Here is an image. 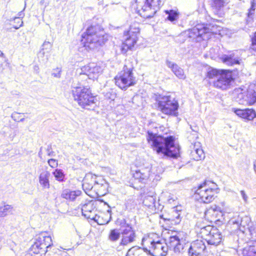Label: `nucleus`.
<instances>
[{"instance_id": "58836bf2", "label": "nucleus", "mask_w": 256, "mask_h": 256, "mask_svg": "<svg viewBox=\"0 0 256 256\" xmlns=\"http://www.w3.org/2000/svg\"><path fill=\"white\" fill-rule=\"evenodd\" d=\"M126 33V34H130L133 35L134 34L136 36H137V34L140 32V29L138 27L134 26H130V29L128 31L124 32Z\"/></svg>"}, {"instance_id": "a18cd8bd", "label": "nucleus", "mask_w": 256, "mask_h": 256, "mask_svg": "<svg viewBox=\"0 0 256 256\" xmlns=\"http://www.w3.org/2000/svg\"><path fill=\"white\" fill-rule=\"evenodd\" d=\"M14 22L17 24L14 26V28L18 29L22 26L23 22L21 20V19L19 18H14Z\"/></svg>"}, {"instance_id": "79ce46f5", "label": "nucleus", "mask_w": 256, "mask_h": 256, "mask_svg": "<svg viewBox=\"0 0 256 256\" xmlns=\"http://www.w3.org/2000/svg\"><path fill=\"white\" fill-rule=\"evenodd\" d=\"M62 68H56L52 70V76L56 78H60L61 76Z\"/></svg>"}, {"instance_id": "c03bdc74", "label": "nucleus", "mask_w": 256, "mask_h": 256, "mask_svg": "<svg viewBox=\"0 0 256 256\" xmlns=\"http://www.w3.org/2000/svg\"><path fill=\"white\" fill-rule=\"evenodd\" d=\"M218 208V207L216 206H214V208L211 207L205 212L206 216L208 218L211 214H212L214 212L217 210Z\"/></svg>"}, {"instance_id": "9d476101", "label": "nucleus", "mask_w": 256, "mask_h": 256, "mask_svg": "<svg viewBox=\"0 0 256 256\" xmlns=\"http://www.w3.org/2000/svg\"><path fill=\"white\" fill-rule=\"evenodd\" d=\"M234 79L232 71L224 70L218 80L213 82V86L223 90H227L232 88Z\"/></svg>"}, {"instance_id": "37998d69", "label": "nucleus", "mask_w": 256, "mask_h": 256, "mask_svg": "<svg viewBox=\"0 0 256 256\" xmlns=\"http://www.w3.org/2000/svg\"><path fill=\"white\" fill-rule=\"evenodd\" d=\"M256 0H252L251 1V6L249 9L248 12V16L250 17L251 16L254 14L255 10H256Z\"/></svg>"}, {"instance_id": "7c9ffc66", "label": "nucleus", "mask_w": 256, "mask_h": 256, "mask_svg": "<svg viewBox=\"0 0 256 256\" xmlns=\"http://www.w3.org/2000/svg\"><path fill=\"white\" fill-rule=\"evenodd\" d=\"M226 3V0H212V6L216 12L221 10Z\"/></svg>"}, {"instance_id": "5701e85b", "label": "nucleus", "mask_w": 256, "mask_h": 256, "mask_svg": "<svg viewBox=\"0 0 256 256\" xmlns=\"http://www.w3.org/2000/svg\"><path fill=\"white\" fill-rule=\"evenodd\" d=\"M82 194L80 190H74L71 191L70 190L66 189L62 191L61 196L66 200H74L76 198L80 196Z\"/></svg>"}, {"instance_id": "5fc2aeb1", "label": "nucleus", "mask_w": 256, "mask_h": 256, "mask_svg": "<svg viewBox=\"0 0 256 256\" xmlns=\"http://www.w3.org/2000/svg\"><path fill=\"white\" fill-rule=\"evenodd\" d=\"M0 57H3L4 56V54L3 52H2L0 50Z\"/></svg>"}, {"instance_id": "4d7b16f0", "label": "nucleus", "mask_w": 256, "mask_h": 256, "mask_svg": "<svg viewBox=\"0 0 256 256\" xmlns=\"http://www.w3.org/2000/svg\"><path fill=\"white\" fill-rule=\"evenodd\" d=\"M24 118H21V119L20 120V122H23V121H24Z\"/></svg>"}, {"instance_id": "9b49d317", "label": "nucleus", "mask_w": 256, "mask_h": 256, "mask_svg": "<svg viewBox=\"0 0 256 256\" xmlns=\"http://www.w3.org/2000/svg\"><path fill=\"white\" fill-rule=\"evenodd\" d=\"M102 72V67L99 64L91 62L81 68L80 74L86 75L89 79H96Z\"/></svg>"}, {"instance_id": "cd10ccee", "label": "nucleus", "mask_w": 256, "mask_h": 256, "mask_svg": "<svg viewBox=\"0 0 256 256\" xmlns=\"http://www.w3.org/2000/svg\"><path fill=\"white\" fill-rule=\"evenodd\" d=\"M215 228V227L212 226L210 225L202 227L200 229V234L201 237L206 241L209 235H210L212 231H213V230Z\"/></svg>"}, {"instance_id": "7ed1b4c3", "label": "nucleus", "mask_w": 256, "mask_h": 256, "mask_svg": "<svg viewBox=\"0 0 256 256\" xmlns=\"http://www.w3.org/2000/svg\"><path fill=\"white\" fill-rule=\"evenodd\" d=\"M108 36L98 26H91L82 35V42L87 50H92L104 44Z\"/></svg>"}, {"instance_id": "412c9836", "label": "nucleus", "mask_w": 256, "mask_h": 256, "mask_svg": "<svg viewBox=\"0 0 256 256\" xmlns=\"http://www.w3.org/2000/svg\"><path fill=\"white\" fill-rule=\"evenodd\" d=\"M166 66L170 68L174 74L179 78L184 80L186 76L183 69L180 68L178 64L170 60L166 61Z\"/></svg>"}, {"instance_id": "0eeeda50", "label": "nucleus", "mask_w": 256, "mask_h": 256, "mask_svg": "<svg viewBox=\"0 0 256 256\" xmlns=\"http://www.w3.org/2000/svg\"><path fill=\"white\" fill-rule=\"evenodd\" d=\"M137 8L141 16L150 18L160 9L161 0H136Z\"/></svg>"}, {"instance_id": "2eb2a0df", "label": "nucleus", "mask_w": 256, "mask_h": 256, "mask_svg": "<svg viewBox=\"0 0 256 256\" xmlns=\"http://www.w3.org/2000/svg\"><path fill=\"white\" fill-rule=\"evenodd\" d=\"M122 238L120 242L121 246H126L135 240L136 234L132 228L127 225L122 230Z\"/></svg>"}, {"instance_id": "4468645a", "label": "nucleus", "mask_w": 256, "mask_h": 256, "mask_svg": "<svg viewBox=\"0 0 256 256\" xmlns=\"http://www.w3.org/2000/svg\"><path fill=\"white\" fill-rule=\"evenodd\" d=\"M206 246L202 240L193 242L188 248L189 256H205Z\"/></svg>"}, {"instance_id": "8fccbe9b", "label": "nucleus", "mask_w": 256, "mask_h": 256, "mask_svg": "<svg viewBox=\"0 0 256 256\" xmlns=\"http://www.w3.org/2000/svg\"><path fill=\"white\" fill-rule=\"evenodd\" d=\"M252 48L256 50V40H252Z\"/></svg>"}, {"instance_id": "bb28decb", "label": "nucleus", "mask_w": 256, "mask_h": 256, "mask_svg": "<svg viewBox=\"0 0 256 256\" xmlns=\"http://www.w3.org/2000/svg\"><path fill=\"white\" fill-rule=\"evenodd\" d=\"M126 256H148L144 250L142 248L134 246L130 248L127 252Z\"/></svg>"}, {"instance_id": "6e6552de", "label": "nucleus", "mask_w": 256, "mask_h": 256, "mask_svg": "<svg viewBox=\"0 0 256 256\" xmlns=\"http://www.w3.org/2000/svg\"><path fill=\"white\" fill-rule=\"evenodd\" d=\"M158 110L167 115L176 116L178 104L175 98L170 96H160L158 100Z\"/></svg>"}, {"instance_id": "b1692460", "label": "nucleus", "mask_w": 256, "mask_h": 256, "mask_svg": "<svg viewBox=\"0 0 256 256\" xmlns=\"http://www.w3.org/2000/svg\"><path fill=\"white\" fill-rule=\"evenodd\" d=\"M50 173L48 171L42 172L39 176V182L43 188L48 189L50 188L49 178Z\"/></svg>"}, {"instance_id": "f8f14e48", "label": "nucleus", "mask_w": 256, "mask_h": 256, "mask_svg": "<svg viewBox=\"0 0 256 256\" xmlns=\"http://www.w3.org/2000/svg\"><path fill=\"white\" fill-rule=\"evenodd\" d=\"M230 224L236 225V227L242 232L248 230L250 234H252L253 230L251 226V220L250 217L244 216L243 217L238 216L236 218H232L230 221Z\"/></svg>"}, {"instance_id": "f03ea898", "label": "nucleus", "mask_w": 256, "mask_h": 256, "mask_svg": "<svg viewBox=\"0 0 256 256\" xmlns=\"http://www.w3.org/2000/svg\"><path fill=\"white\" fill-rule=\"evenodd\" d=\"M147 140L153 150L158 154L174 158L179 155L180 148L174 144V140L172 136L164 138L148 132Z\"/></svg>"}, {"instance_id": "13d9d810", "label": "nucleus", "mask_w": 256, "mask_h": 256, "mask_svg": "<svg viewBox=\"0 0 256 256\" xmlns=\"http://www.w3.org/2000/svg\"><path fill=\"white\" fill-rule=\"evenodd\" d=\"M43 2H44V1H43V0H42V1L40 2V3H41V4H43Z\"/></svg>"}, {"instance_id": "603ef678", "label": "nucleus", "mask_w": 256, "mask_h": 256, "mask_svg": "<svg viewBox=\"0 0 256 256\" xmlns=\"http://www.w3.org/2000/svg\"><path fill=\"white\" fill-rule=\"evenodd\" d=\"M254 169L256 174V160L254 162Z\"/></svg>"}, {"instance_id": "4be33fe9", "label": "nucleus", "mask_w": 256, "mask_h": 256, "mask_svg": "<svg viewBox=\"0 0 256 256\" xmlns=\"http://www.w3.org/2000/svg\"><path fill=\"white\" fill-rule=\"evenodd\" d=\"M224 70H218L212 67L208 68L206 72V78L211 80L212 82L218 80L219 76L223 72Z\"/></svg>"}, {"instance_id": "864d4df0", "label": "nucleus", "mask_w": 256, "mask_h": 256, "mask_svg": "<svg viewBox=\"0 0 256 256\" xmlns=\"http://www.w3.org/2000/svg\"><path fill=\"white\" fill-rule=\"evenodd\" d=\"M253 68L256 73V62L254 64Z\"/></svg>"}, {"instance_id": "20e7f679", "label": "nucleus", "mask_w": 256, "mask_h": 256, "mask_svg": "<svg viewBox=\"0 0 256 256\" xmlns=\"http://www.w3.org/2000/svg\"><path fill=\"white\" fill-rule=\"evenodd\" d=\"M218 192L217 186L210 182H204L200 184L196 190L194 196L200 202L208 204L212 202Z\"/></svg>"}, {"instance_id": "393cba45", "label": "nucleus", "mask_w": 256, "mask_h": 256, "mask_svg": "<svg viewBox=\"0 0 256 256\" xmlns=\"http://www.w3.org/2000/svg\"><path fill=\"white\" fill-rule=\"evenodd\" d=\"M243 256H256V241L250 242L242 250Z\"/></svg>"}, {"instance_id": "c756f323", "label": "nucleus", "mask_w": 256, "mask_h": 256, "mask_svg": "<svg viewBox=\"0 0 256 256\" xmlns=\"http://www.w3.org/2000/svg\"><path fill=\"white\" fill-rule=\"evenodd\" d=\"M156 201V196L155 194L147 195L144 196L143 200V204L144 206L150 208L154 205Z\"/></svg>"}, {"instance_id": "a211bd4d", "label": "nucleus", "mask_w": 256, "mask_h": 256, "mask_svg": "<svg viewBox=\"0 0 256 256\" xmlns=\"http://www.w3.org/2000/svg\"><path fill=\"white\" fill-rule=\"evenodd\" d=\"M222 237L219 230L216 228L209 235L206 241L208 244L218 246L222 242Z\"/></svg>"}, {"instance_id": "2f4dec72", "label": "nucleus", "mask_w": 256, "mask_h": 256, "mask_svg": "<svg viewBox=\"0 0 256 256\" xmlns=\"http://www.w3.org/2000/svg\"><path fill=\"white\" fill-rule=\"evenodd\" d=\"M247 96L252 102L256 100V84H252L249 86L247 91Z\"/></svg>"}, {"instance_id": "4c0bfd02", "label": "nucleus", "mask_w": 256, "mask_h": 256, "mask_svg": "<svg viewBox=\"0 0 256 256\" xmlns=\"http://www.w3.org/2000/svg\"><path fill=\"white\" fill-rule=\"evenodd\" d=\"M166 12L168 14L167 19L171 22H173L178 18V14L174 10H166Z\"/></svg>"}, {"instance_id": "a878e982", "label": "nucleus", "mask_w": 256, "mask_h": 256, "mask_svg": "<svg viewBox=\"0 0 256 256\" xmlns=\"http://www.w3.org/2000/svg\"><path fill=\"white\" fill-rule=\"evenodd\" d=\"M14 208L12 206L4 204L0 205V218L5 217L8 214H12L13 213Z\"/></svg>"}, {"instance_id": "f3484780", "label": "nucleus", "mask_w": 256, "mask_h": 256, "mask_svg": "<svg viewBox=\"0 0 256 256\" xmlns=\"http://www.w3.org/2000/svg\"><path fill=\"white\" fill-rule=\"evenodd\" d=\"M124 36L126 37L125 41L122 43V52L126 54L128 50H130L136 42L138 37L134 34H126V32H124Z\"/></svg>"}, {"instance_id": "49530a36", "label": "nucleus", "mask_w": 256, "mask_h": 256, "mask_svg": "<svg viewBox=\"0 0 256 256\" xmlns=\"http://www.w3.org/2000/svg\"><path fill=\"white\" fill-rule=\"evenodd\" d=\"M48 164L52 168H56L58 166V161L54 159H50L48 160Z\"/></svg>"}, {"instance_id": "72a5a7b5", "label": "nucleus", "mask_w": 256, "mask_h": 256, "mask_svg": "<svg viewBox=\"0 0 256 256\" xmlns=\"http://www.w3.org/2000/svg\"><path fill=\"white\" fill-rule=\"evenodd\" d=\"M82 187L84 190L86 189V190H91L93 188L99 190L100 188H104L105 186L103 184H96L94 186H92V184H89L88 183L86 182V180H84L82 184Z\"/></svg>"}, {"instance_id": "ea45409f", "label": "nucleus", "mask_w": 256, "mask_h": 256, "mask_svg": "<svg viewBox=\"0 0 256 256\" xmlns=\"http://www.w3.org/2000/svg\"><path fill=\"white\" fill-rule=\"evenodd\" d=\"M180 212L178 211L177 209L173 208L171 212L172 216L170 220H179L180 216Z\"/></svg>"}, {"instance_id": "3c124183", "label": "nucleus", "mask_w": 256, "mask_h": 256, "mask_svg": "<svg viewBox=\"0 0 256 256\" xmlns=\"http://www.w3.org/2000/svg\"><path fill=\"white\" fill-rule=\"evenodd\" d=\"M24 16V14L22 12H20L18 14V16L17 18H22Z\"/></svg>"}, {"instance_id": "f704fd0d", "label": "nucleus", "mask_w": 256, "mask_h": 256, "mask_svg": "<svg viewBox=\"0 0 256 256\" xmlns=\"http://www.w3.org/2000/svg\"><path fill=\"white\" fill-rule=\"evenodd\" d=\"M134 176L136 179L144 180L148 178V172H142L141 170H138L136 171L134 174Z\"/></svg>"}, {"instance_id": "f257e3e1", "label": "nucleus", "mask_w": 256, "mask_h": 256, "mask_svg": "<svg viewBox=\"0 0 256 256\" xmlns=\"http://www.w3.org/2000/svg\"><path fill=\"white\" fill-rule=\"evenodd\" d=\"M186 244L185 234L182 232L170 237L168 244L158 240L155 241L149 236L142 238V244L146 246L143 249L153 256H166L168 247L175 253H180Z\"/></svg>"}, {"instance_id": "1a4fd4ad", "label": "nucleus", "mask_w": 256, "mask_h": 256, "mask_svg": "<svg viewBox=\"0 0 256 256\" xmlns=\"http://www.w3.org/2000/svg\"><path fill=\"white\" fill-rule=\"evenodd\" d=\"M114 80L116 84L121 89H126L136 83L132 69L128 68L126 66H124L123 70L118 74Z\"/></svg>"}, {"instance_id": "c9c22d12", "label": "nucleus", "mask_w": 256, "mask_h": 256, "mask_svg": "<svg viewBox=\"0 0 256 256\" xmlns=\"http://www.w3.org/2000/svg\"><path fill=\"white\" fill-rule=\"evenodd\" d=\"M120 234V232L118 230H112L110 232L109 239L112 242L116 241L119 239Z\"/></svg>"}, {"instance_id": "6ab92c4d", "label": "nucleus", "mask_w": 256, "mask_h": 256, "mask_svg": "<svg viewBox=\"0 0 256 256\" xmlns=\"http://www.w3.org/2000/svg\"><path fill=\"white\" fill-rule=\"evenodd\" d=\"M190 156L195 160H199L204 158V154L199 142H196L192 144Z\"/></svg>"}, {"instance_id": "ddd939ff", "label": "nucleus", "mask_w": 256, "mask_h": 256, "mask_svg": "<svg viewBox=\"0 0 256 256\" xmlns=\"http://www.w3.org/2000/svg\"><path fill=\"white\" fill-rule=\"evenodd\" d=\"M190 37L199 38L198 40H200V39L206 40L209 38L210 36V30L204 24L196 25L190 30Z\"/></svg>"}, {"instance_id": "de8ad7c7", "label": "nucleus", "mask_w": 256, "mask_h": 256, "mask_svg": "<svg viewBox=\"0 0 256 256\" xmlns=\"http://www.w3.org/2000/svg\"><path fill=\"white\" fill-rule=\"evenodd\" d=\"M240 194L245 202H247L248 200V196L247 194H246L244 190H241L240 192Z\"/></svg>"}, {"instance_id": "a19ab883", "label": "nucleus", "mask_w": 256, "mask_h": 256, "mask_svg": "<svg viewBox=\"0 0 256 256\" xmlns=\"http://www.w3.org/2000/svg\"><path fill=\"white\" fill-rule=\"evenodd\" d=\"M236 250L234 248H231L228 251L224 250L222 252L220 256H235Z\"/></svg>"}, {"instance_id": "c85d7f7f", "label": "nucleus", "mask_w": 256, "mask_h": 256, "mask_svg": "<svg viewBox=\"0 0 256 256\" xmlns=\"http://www.w3.org/2000/svg\"><path fill=\"white\" fill-rule=\"evenodd\" d=\"M222 59L224 63L230 66L239 63L238 60L234 58V54L224 55L222 56Z\"/></svg>"}, {"instance_id": "aec40b11", "label": "nucleus", "mask_w": 256, "mask_h": 256, "mask_svg": "<svg viewBox=\"0 0 256 256\" xmlns=\"http://www.w3.org/2000/svg\"><path fill=\"white\" fill-rule=\"evenodd\" d=\"M94 210V208L93 207L92 204L89 202L84 205H82V215L86 218H90L91 220H94L96 221H97L98 223L99 224H103L102 223H100L98 220L96 219V217L94 216V214L92 212Z\"/></svg>"}, {"instance_id": "e433bc0d", "label": "nucleus", "mask_w": 256, "mask_h": 256, "mask_svg": "<svg viewBox=\"0 0 256 256\" xmlns=\"http://www.w3.org/2000/svg\"><path fill=\"white\" fill-rule=\"evenodd\" d=\"M52 46V43L49 42L45 41L42 45V48L40 51V54L42 53V55H44L45 54L44 50H46L47 52H50Z\"/></svg>"}, {"instance_id": "09e8293b", "label": "nucleus", "mask_w": 256, "mask_h": 256, "mask_svg": "<svg viewBox=\"0 0 256 256\" xmlns=\"http://www.w3.org/2000/svg\"><path fill=\"white\" fill-rule=\"evenodd\" d=\"M47 153H48V156H54V152L52 150L51 148H48L47 149Z\"/></svg>"}, {"instance_id": "6e6d98bb", "label": "nucleus", "mask_w": 256, "mask_h": 256, "mask_svg": "<svg viewBox=\"0 0 256 256\" xmlns=\"http://www.w3.org/2000/svg\"><path fill=\"white\" fill-rule=\"evenodd\" d=\"M252 40H256V32H255L254 36L252 38Z\"/></svg>"}, {"instance_id": "473e14b6", "label": "nucleus", "mask_w": 256, "mask_h": 256, "mask_svg": "<svg viewBox=\"0 0 256 256\" xmlns=\"http://www.w3.org/2000/svg\"><path fill=\"white\" fill-rule=\"evenodd\" d=\"M52 174L56 180L60 182H62L64 180L65 175L62 170H55L52 172Z\"/></svg>"}, {"instance_id": "39448f33", "label": "nucleus", "mask_w": 256, "mask_h": 256, "mask_svg": "<svg viewBox=\"0 0 256 256\" xmlns=\"http://www.w3.org/2000/svg\"><path fill=\"white\" fill-rule=\"evenodd\" d=\"M72 92L74 100L82 108L88 110L94 108L95 98L89 88L82 86L73 87Z\"/></svg>"}, {"instance_id": "423d86ee", "label": "nucleus", "mask_w": 256, "mask_h": 256, "mask_svg": "<svg viewBox=\"0 0 256 256\" xmlns=\"http://www.w3.org/2000/svg\"><path fill=\"white\" fill-rule=\"evenodd\" d=\"M52 246V238L47 232H42L37 234L34 244L31 246L30 252L37 256H44L47 248Z\"/></svg>"}, {"instance_id": "dca6fc26", "label": "nucleus", "mask_w": 256, "mask_h": 256, "mask_svg": "<svg viewBox=\"0 0 256 256\" xmlns=\"http://www.w3.org/2000/svg\"><path fill=\"white\" fill-rule=\"evenodd\" d=\"M232 110L238 116L245 120H252L256 118V112L252 108L238 109L233 108Z\"/></svg>"}]
</instances>
